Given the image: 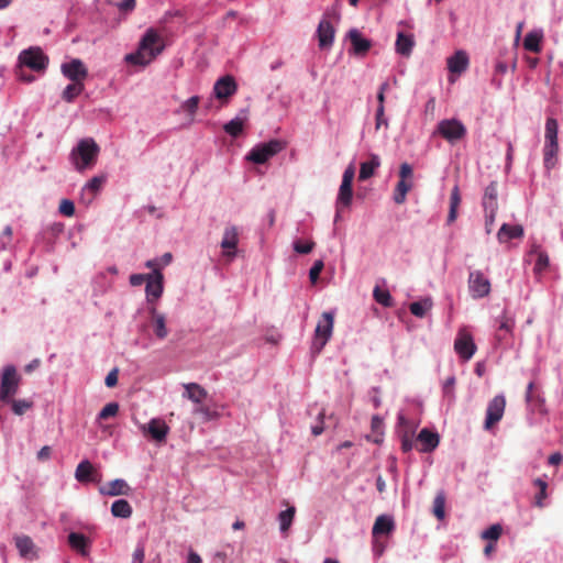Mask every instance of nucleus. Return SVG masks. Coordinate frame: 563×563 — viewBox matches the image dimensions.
I'll return each mask as SVG.
<instances>
[{
    "label": "nucleus",
    "mask_w": 563,
    "mask_h": 563,
    "mask_svg": "<svg viewBox=\"0 0 563 563\" xmlns=\"http://www.w3.org/2000/svg\"><path fill=\"white\" fill-rule=\"evenodd\" d=\"M454 350L463 361H468L476 352L472 334L466 329H460L454 341Z\"/></svg>",
    "instance_id": "10"
},
{
    "label": "nucleus",
    "mask_w": 563,
    "mask_h": 563,
    "mask_svg": "<svg viewBox=\"0 0 563 563\" xmlns=\"http://www.w3.org/2000/svg\"><path fill=\"white\" fill-rule=\"evenodd\" d=\"M99 146L92 139H82L71 151L70 158L78 172L92 167L99 154Z\"/></svg>",
    "instance_id": "3"
},
{
    "label": "nucleus",
    "mask_w": 563,
    "mask_h": 563,
    "mask_svg": "<svg viewBox=\"0 0 563 563\" xmlns=\"http://www.w3.org/2000/svg\"><path fill=\"white\" fill-rule=\"evenodd\" d=\"M401 438V450L407 453L413 448V431L410 429H404L400 433Z\"/></svg>",
    "instance_id": "48"
},
{
    "label": "nucleus",
    "mask_w": 563,
    "mask_h": 563,
    "mask_svg": "<svg viewBox=\"0 0 563 563\" xmlns=\"http://www.w3.org/2000/svg\"><path fill=\"white\" fill-rule=\"evenodd\" d=\"M21 377L13 365L3 368L0 382V400L2 402L11 401L19 389Z\"/></svg>",
    "instance_id": "7"
},
{
    "label": "nucleus",
    "mask_w": 563,
    "mask_h": 563,
    "mask_svg": "<svg viewBox=\"0 0 563 563\" xmlns=\"http://www.w3.org/2000/svg\"><path fill=\"white\" fill-rule=\"evenodd\" d=\"M536 256V264L533 271L536 274H541L549 266V256L547 253L541 251L539 246H533L531 252L528 254L529 261Z\"/></svg>",
    "instance_id": "32"
},
{
    "label": "nucleus",
    "mask_w": 563,
    "mask_h": 563,
    "mask_svg": "<svg viewBox=\"0 0 563 563\" xmlns=\"http://www.w3.org/2000/svg\"><path fill=\"white\" fill-rule=\"evenodd\" d=\"M184 397L190 399L195 404H201L208 396L207 390L197 383L184 384Z\"/></svg>",
    "instance_id": "26"
},
{
    "label": "nucleus",
    "mask_w": 563,
    "mask_h": 563,
    "mask_svg": "<svg viewBox=\"0 0 563 563\" xmlns=\"http://www.w3.org/2000/svg\"><path fill=\"white\" fill-rule=\"evenodd\" d=\"M198 104H199V97L194 96V97H190L188 100H186L181 104V109L184 111H186L188 114L194 115L198 109Z\"/></svg>",
    "instance_id": "52"
},
{
    "label": "nucleus",
    "mask_w": 563,
    "mask_h": 563,
    "mask_svg": "<svg viewBox=\"0 0 563 563\" xmlns=\"http://www.w3.org/2000/svg\"><path fill=\"white\" fill-rule=\"evenodd\" d=\"M132 507L125 499H118L111 506V514L118 518H130L132 516Z\"/></svg>",
    "instance_id": "36"
},
{
    "label": "nucleus",
    "mask_w": 563,
    "mask_h": 563,
    "mask_svg": "<svg viewBox=\"0 0 563 563\" xmlns=\"http://www.w3.org/2000/svg\"><path fill=\"white\" fill-rule=\"evenodd\" d=\"M236 82L232 76H224L218 79L213 86V92L217 99H228L235 93Z\"/></svg>",
    "instance_id": "17"
},
{
    "label": "nucleus",
    "mask_w": 563,
    "mask_h": 563,
    "mask_svg": "<svg viewBox=\"0 0 563 563\" xmlns=\"http://www.w3.org/2000/svg\"><path fill=\"white\" fill-rule=\"evenodd\" d=\"M376 129L378 130L382 125L388 126V121L385 118V107L382 104H378L377 111H376Z\"/></svg>",
    "instance_id": "58"
},
{
    "label": "nucleus",
    "mask_w": 563,
    "mask_h": 563,
    "mask_svg": "<svg viewBox=\"0 0 563 563\" xmlns=\"http://www.w3.org/2000/svg\"><path fill=\"white\" fill-rule=\"evenodd\" d=\"M514 328V320L508 318L507 316H503L499 320L498 330L505 331L506 333H510Z\"/></svg>",
    "instance_id": "59"
},
{
    "label": "nucleus",
    "mask_w": 563,
    "mask_h": 563,
    "mask_svg": "<svg viewBox=\"0 0 563 563\" xmlns=\"http://www.w3.org/2000/svg\"><path fill=\"white\" fill-rule=\"evenodd\" d=\"M163 274L161 271H156L155 275H151V277L146 280V297L150 302L157 300L163 294Z\"/></svg>",
    "instance_id": "19"
},
{
    "label": "nucleus",
    "mask_w": 563,
    "mask_h": 563,
    "mask_svg": "<svg viewBox=\"0 0 563 563\" xmlns=\"http://www.w3.org/2000/svg\"><path fill=\"white\" fill-rule=\"evenodd\" d=\"M433 515L442 520L445 517V494L443 492H439L433 500Z\"/></svg>",
    "instance_id": "43"
},
{
    "label": "nucleus",
    "mask_w": 563,
    "mask_h": 563,
    "mask_svg": "<svg viewBox=\"0 0 563 563\" xmlns=\"http://www.w3.org/2000/svg\"><path fill=\"white\" fill-rule=\"evenodd\" d=\"M119 369L115 367L111 369L104 380L107 387L112 388L118 384Z\"/></svg>",
    "instance_id": "60"
},
{
    "label": "nucleus",
    "mask_w": 563,
    "mask_h": 563,
    "mask_svg": "<svg viewBox=\"0 0 563 563\" xmlns=\"http://www.w3.org/2000/svg\"><path fill=\"white\" fill-rule=\"evenodd\" d=\"M468 57L465 52L459 51L448 59V67L451 73L461 74L467 68Z\"/></svg>",
    "instance_id": "28"
},
{
    "label": "nucleus",
    "mask_w": 563,
    "mask_h": 563,
    "mask_svg": "<svg viewBox=\"0 0 563 563\" xmlns=\"http://www.w3.org/2000/svg\"><path fill=\"white\" fill-rule=\"evenodd\" d=\"M8 404H11L12 411L16 416L24 415L29 409L33 407V402L26 399H11V401H9Z\"/></svg>",
    "instance_id": "46"
},
{
    "label": "nucleus",
    "mask_w": 563,
    "mask_h": 563,
    "mask_svg": "<svg viewBox=\"0 0 563 563\" xmlns=\"http://www.w3.org/2000/svg\"><path fill=\"white\" fill-rule=\"evenodd\" d=\"M411 180L399 179L394 191V201L397 205H402L406 201V196L411 190Z\"/></svg>",
    "instance_id": "37"
},
{
    "label": "nucleus",
    "mask_w": 563,
    "mask_h": 563,
    "mask_svg": "<svg viewBox=\"0 0 563 563\" xmlns=\"http://www.w3.org/2000/svg\"><path fill=\"white\" fill-rule=\"evenodd\" d=\"M84 82L73 81L63 91V99L67 102H73L84 91Z\"/></svg>",
    "instance_id": "40"
},
{
    "label": "nucleus",
    "mask_w": 563,
    "mask_h": 563,
    "mask_svg": "<svg viewBox=\"0 0 563 563\" xmlns=\"http://www.w3.org/2000/svg\"><path fill=\"white\" fill-rule=\"evenodd\" d=\"M106 181L104 176H95L92 177L82 188L81 197L82 199L88 200V202L92 201L95 196L98 194V191L101 189Z\"/></svg>",
    "instance_id": "27"
},
{
    "label": "nucleus",
    "mask_w": 563,
    "mask_h": 563,
    "mask_svg": "<svg viewBox=\"0 0 563 563\" xmlns=\"http://www.w3.org/2000/svg\"><path fill=\"white\" fill-rule=\"evenodd\" d=\"M163 49L161 37L154 29H148L143 35L139 49L135 53L128 54L125 60L132 65H148Z\"/></svg>",
    "instance_id": "1"
},
{
    "label": "nucleus",
    "mask_w": 563,
    "mask_h": 563,
    "mask_svg": "<svg viewBox=\"0 0 563 563\" xmlns=\"http://www.w3.org/2000/svg\"><path fill=\"white\" fill-rule=\"evenodd\" d=\"M323 418H324V411L322 410L318 415L319 422L311 427V432L316 437L320 435L324 430Z\"/></svg>",
    "instance_id": "62"
},
{
    "label": "nucleus",
    "mask_w": 563,
    "mask_h": 563,
    "mask_svg": "<svg viewBox=\"0 0 563 563\" xmlns=\"http://www.w3.org/2000/svg\"><path fill=\"white\" fill-rule=\"evenodd\" d=\"M374 299L384 307L393 306V298L387 289L376 286L373 290Z\"/></svg>",
    "instance_id": "44"
},
{
    "label": "nucleus",
    "mask_w": 563,
    "mask_h": 563,
    "mask_svg": "<svg viewBox=\"0 0 563 563\" xmlns=\"http://www.w3.org/2000/svg\"><path fill=\"white\" fill-rule=\"evenodd\" d=\"M497 197H498L497 183L496 181H492L485 188V192H484V196H483V202H482L483 203V208L484 209H492L493 211L494 210H498Z\"/></svg>",
    "instance_id": "30"
},
{
    "label": "nucleus",
    "mask_w": 563,
    "mask_h": 563,
    "mask_svg": "<svg viewBox=\"0 0 563 563\" xmlns=\"http://www.w3.org/2000/svg\"><path fill=\"white\" fill-rule=\"evenodd\" d=\"M151 314H152V323H153L155 335L159 340L165 339L168 335L165 316L162 313H158L155 308L151 309Z\"/></svg>",
    "instance_id": "31"
},
{
    "label": "nucleus",
    "mask_w": 563,
    "mask_h": 563,
    "mask_svg": "<svg viewBox=\"0 0 563 563\" xmlns=\"http://www.w3.org/2000/svg\"><path fill=\"white\" fill-rule=\"evenodd\" d=\"M431 308L432 300L430 298H424L420 301L411 302L409 306L410 312L418 318H423Z\"/></svg>",
    "instance_id": "38"
},
{
    "label": "nucleus",
    "mask_w": 563,
    "mask_h": 563,
    "mask_svg": "<svg viewBox=\"0 0 563 563\" xmlns=\"http://www.w3.org/2000/svg\"><path fill=\"white\" fill-rule=\"evenodd\" d=\"M417 442L420 444L419 451L431 452L439 445L440 438L438 433L424 428L419 432Z\"/></svg>",
    "instance_id": "20"
},
{
    "label": "nucleus",
    "mask_w": 563,
    "mask_h": 563,
    "mask_svg": "<svg viewBox=\"0 0 563 563\" xmlns=\"http://www.w3.org/2000/svg\"><path fill=\"white\" fill-rule=\"evenodd\" d=\"M503 533V527L499 523L490 526L488 529L482 532V538L489 542H496Z\"/></svg>",
    "instance_id": "47"
},
{
    "label": "nucleus",
    "mask_w": 563,
    "mask_h": 563,
    "mask_svg": "<svg viewBox=\"0 0 563 563\" xmlns=\"http://www.w3.org/2000/svg\"><path fill=\"white\" fill-rule=\"evenodd\" d=\"M314 247V242L308 241V242H301L296 241L294 243V250L299 254H309Z\"/></svg>",
    "instance_id": "55"
},
{
    "label": "nucleus",
    "mask_w": 563,
    "mask_h": 563,
    "mask_svg": "<svg viewBox=\"0 0 563 563\" xmlns=\"http://www.w3.org/2000/svg\"><path fill=\"white\" fill-rule=\"evenodd\" d=\"M151 275L147 274H133L130 276V284L132 286H141L143 283H146L147 278Z\"/></svg>",
    "instance_id": "63"
},
{
    "label": "nucleus",
    "mask_w": 563,
    "mask_h": 563,
    "mask_svg": "<svg viewBox=\"0 0 563 563\" xmlns=\"http://www.w3.org/2000/svg\"><path fill=\"white\" fill-rule=\"evenodd\" d=\"M48 65V57L43 53L40 47H30L24 49L19 55V70L18 76L21 80L31 82L34 77L25 76L23 74V67H27L33 71H44Z\"/></svg>",
    "instance_id": "2"
},
{
    "label": "nucleus",
    "mask_w": 563,
    "mask_h": 563,
    "mask_svg": "<svg viewBox=\"0 0 563 563\" xmlns=\"http://www.w3.org/2000/svg\"><path fill=\"white\" fill-rule=\"evenodd\" d=\"M468 289L473 298H484L490 292V282L481 271L471 272L468 276Z\"/></svg>",
    "instance_id": "11"
},
{
    "label": "nucleus",
    "mask_w": 563,
    "mask_h": 563,
    "mask_svg": "<svg viewBox=\"0 0 563 563\" xmlns=\"http://www.w3.org/2000/svg\"><path fill=\"white\" fill-rule=\"evenodd\" d=\"M323 267H324V264L321 260H318L313 263V265L309 272V278L312 284H314L318 280L319 275L322 272Z\"/></svg>",
    "instance_id": "56"
},
{
    "label": "nucleus",
    "mask_w": 563,
    "mask_h": 563,
    "mask_svg": "<svg viewBox=\"0 0 563 563\" xmlns=\"http://www.w3.org/2000/svg\"><path fill=\"white\" fill-rule=\"evenodd\" d=\"M395 529V522L391 517L386 515H380L376 518L373 526V538L376 539L382 534H389Z\"/></svg>",
    "instance_id": "23"
},
{
    "label": "nucleus",
    "mask_w": 563,
    "mask_h": 563,
    "mask_svg": "<svg viewBox=\"0 0 563 563\" xmlns=\"http://www.w3.org/2000/svg\"><path fill=\"white\" fill-rule=\"evenodd\" d=\"M347 37L351 41L350 53L356 56H365L372 47V42L362 36L361 32L356 29H352L347 33Z\"/></svg>",
    "instance_id": "14"
},
{
    "label": "nucleus",
    "mask_w": 563,
    "mask_h": 563,
    "mask_svg": "<svg viewBox=\"0 0 563 563\" xmlns=\"http://www.w3.org/2000/svg\"><path fill=\"white\" fill-rule=\"evenodd\" d=\"M506 398L503 395L495 396L487 406L484 428L490 430L498 423L505 413Z\"/></svg>",
    "instance_id": "9"
},
{
    "label": "nucleus",
    "mask_w": 563,
    "mask_h": 563,
    "mask_svg": "<svg viewBox=\"0 0 563 563\" xmlns=\"http://www.w3.org/2000/svg\"><path fill=\"white\" fill-rule=\"evenodd\" d=\"M14 542H15V547L22 558L32 560L37 556L36 547L30 537L15 536Z\"/></svg>",
    "instance_id": "21"
},
{
    "label": "nucleus",
    "mask_w": 563,
    "mask_h": 563,
    "mask_svg": "<svg viewBox=\"0 0 563 563\" xmlns=\"http://www.w3.org/2000/svg\"><path fill=\"white\" fill-rule=\"evenodd\" d=\"M522 236L523 228L519 224L509 225L507 223H504L497 233V239L500 243H506L509 240L520 239Z\"/></svg>",
    "instance_id": "25"
},
{
    "label": "nucleus",
    "mask_w": 563,
    "mask_h": 563,
    "mask_svg": "<svg viewBox=\"0 0 563 563\" xmlns=\"http://www.w3.org/2000/svg\"><path fill=\"white\" fill-rule=\"evenodd\" d=\"M243 125H244L243 120L240 118H235V119L229 121L228 123H225L223 129L229 135H231L233 137H238L243 131Z\"/></svg>",
    "instance_id": "45"
},
{
    "label": "nucleus",
    "mask_w": 563,
    "mask_h": 563,
    "mask_svg": "<svg viewBox=\"0 0 563 563\" xmlns=\"http://www.w3.org/2000/svg\"><path fill=\"white\" fill-rule=\"evenodd\" d=\"M68 544L74 551L78 552L82 556L88 555L90 542L85 534L70 532L68 534Z\"/></svg>",
    "instance_id": "24"
},
{
    "label": "nucleus",
    "mask_w": 563,
    "mask_h": 563,
    "mask_svg": "<svg viewBox=\"0 0 563 563\" xmlns=\"http://www.w3.org/2000/svg\"><path fill=\"white\" fill-rule=\"evenodd\" d=\"M400 179L411 180L412 167L408 163H402L399 168Z\"/></svg>",
    "instance_id": "61"
},
{
    "label": "nucleus",
    "mask_w": 563,
    "mask_h": 563,
    "mask_svg": "<svg viewBox=\"0 0 563 563\" xmlns=\"http://www.w3.org/2000/svg\"><path fill=\"white\" fill-rule=\"evenodd\" d=\"M110 4L117 7L121 12H131L135 8V0H107Z\"/></svg>",
    "instance_id": "51"
},
{
    "label": "nucleus",
    "mask_w": 563,
    "mask_h": 563,
    "mask_svg": "<svg viewBox=\"0 0 563 563\" xmlns=\"http://www.w3.org/2000/svg\"><path fill=\"white\" fill-rule=\"evenodd\" d=\"M195 415H200L203 419V421H210L213 419H217L219 417V413L214 410H211L207 406H199L194 410Z\"/></svg>",
    "instance_id": "50"
},
{
    "label": "nucleus",
    "mask_w": 563,
    "mask_h": 563,
    "mask_svg": "<svg viewBox=\"0 0 563 563\" xmlns=\"http://www.w3.org/2000/svg\"><path fill=\"white\" fill-rule=\"evenodd\" d=\"M353 198L352 184L341 183L336 198V218L341 207H350Z\"/></svg>",
    "instance_id": "29"
},
{
    "label": "nucleus",
    "mask_w": 563,
    "mask_h": 563,
    "mask_svg": "<svg viewBox=\"0 0 563 563\" xmlns=\"http://www.w3.org/2000/svg\"><path fill=\"white\" fill-rule=\"evenodd\" d=\"M118 412H119L118 402H109L101 409V411L98 415V419L106 420V419L117 416Z\"/></svg>",
    "instance_id": "49"
},
{
    "label": "nucleus",
    "mask_w": 563,
    "mask_h": 563,
    "mask_svg": "<svg viewBox=\"0 0 563 563\" xmlns=\"http://www.w3.org/2000/svg\"><path fill=\"white\" fill-rule=\"evenodd\" d=\"M287 143L282 140H271L255 145L247 154L246 159L254 164H264L273 156L284 151Z\"/></svg>",
    "instance_id": "5"
},
{
    "label": "nucleus",
    "mask_w": 563,
    "mask_h": 563,
    "mask_svg": "<svg viewBox=\"0 0 563 563\" xmlns=\"http://www.w3.org/2000/svg\"><path fill=\"white\" fill-rule=\"evenodd\" d=\"M461 205V194L459 186H454L450 196V210L448 214V223H453L457 218V209Z\"/></svg>",
    "instance_id": "35"
},
{
    "label": "nucleus",
    "mask_w": 563,
    "mask_h": 563,
    "mask_svg": "<svg viewBox=\"0 0 563 563\" xmlns=\"http://www.w3.org/2000/svg\"><path fill=\"white\" fill-rule=\"evenodd\" d=\"M239 243L238 228L232 225L225 228L221 241V247L223 249V255L233 258L235 256L236 247Z\"/></svg>",
    "instance_id": "16"
},
{
    "label": "nucleus",
    "mask_w": 563,
    "mask_h": 563,
    "mask_svg": "<svg viewBox=\"0 0 563 563\" xmlns=\"http://www.w3.org/2000/svg\"><path fill=\"white\" fill-rule=\"evenodd\" d=\"M355 176V168L353 165L347 166L342 176V183L353 184Z\"/></svg>",
    "instance_id": "64"
},
{
    "label": "nucleus",
    "mask_w": 563,
    "mask_h": 563,
    "mask_svg": "<svg viewBox=\"0 0 563 563\" xmlns=\"http://www.w3.org/2000/svg\"><path fill=\"white\" fill-rule=\"evenodd\" d=\"M296 514V508L294 506L288 507L286 510L282 511L278 516L279 525H280V531L286 532L294 520Z\"/></svg>",
    "instance_id": "41"
},
{
    "label": "nucleus",
    "mask_w": 563,
    "mask_h": 563,
    "mask_svg": "<svg viewBox=\"0 0 563 563\" xmlns=\"http://www.w3.org/2000/svg\"><path fill=\"white\" fill-rule=\"evenodd\" d=\"M335 30L332 25V23L327 19L323 18L318 25L317 29V37L319 42V47L321 49L330 48L333 44Z\"/></svg>",
    "instance_id": "15"
},
{
    "label": "nucleus",
    "mask_w": 563,
    "mask_h": 563,
    "mask_svg": "<svg viewBox=\"0 0 563 563\" xmlns=\"http://www.w3.org/2000/svg\"><path fill=\"white\" fill-rule=\"evenodd\" d=\"M333 324L334 314L332 312H323L314 330V339L311 346L314 353H319L330 340Z\"/></svg>",
    "instance_id": "6"
},
{
    "label": "nucleus",
    "mask_w": 563,
    "mask_h": 563,
    "mask_svg": "<svg viewBox=\"0 0 563 563\" xmlns=\"http://www.w3.org/2000/svg\"><path fill=\"white\" fill-rule=\"evenodd\" d=\"M380 165L379 157L377 155H372L371 159L367 162H363L360 168V180H366L374 175L375 169Z\"/></svg>",
    "instance_id": "34"
},
{
    "label": "nucleus",
    "mask_w": 563,
    "mask_h": 563,
    "mask_svg": "<svg viewBox=\"0 0 563 563\" xmlns=\"http://www.w3.org/2000/svg\"><path fill=\"white\" fill-rule=\"evenodd\" d=\"M130 490L131 488L128 483L121 478L111 481L108 485L99 488L100 494L107 496L129 495Z\"/></svg>",
    "instance_id": "22"
},
{
    "label": "nucleus",
    "mask_w": 563,
    "mask_h": 563,
    "mask_svg": "<svg viewBox=\"0 0 563 563\" xmlns=\"http://www.w3.org/2000/svg\"><path fill=\"white\" fill-rule=\"evenodd\" d=\"M454 386H455V377L450 376L445 379L443 384V395L449 398V400L454 399Z\"/></svg>",
    "instance_id": "53"
},
{
    "label": "nucleus",
    "mask_w": 563,
    "mask_h": 563,
    "mask_svg": "<svg viewBox=\"0 0 563 563\" xmlns=\"http://www.w3.org/2000/svg\"><path fill=\"white\" fill-rule=\"evenodd\" d=\"M75 478L79 483H100L102 475L95 468L90 461H81L75 471Z\"/></svg>",
    "instance_id": "12"
},
{
    "label": "nucleus",
    "mask_w": 563,
    "mask_h": 563,
    "mask_svg": "<svg viewBox=\"0 0 563 563\" xmlns=\"http://www.w3.org/2000/svg\"><path fill=\"white\" fill-rule=\"evenodd\" d=\"M62 73L71 81L84 82L88 76V70L80 59H73L69 63H64L62 65Z\"/></svg>",
    "instance_id": "13"
},
{
    "label": "nucleus",
    "mask_w": 563,
    "mask_h": 563,
    "mask_svg": "<svg viewBox=\"0 0 563 563\" xmlns=\"http://www.w3.org/2000/svg\"><path fill=\"white\" fill-rule=\"evenodd\" d=\"M559 123L555 119L549 118L545 123L543 159L544 166L550 169L558 162L559 143H558Z\"/></svg>",
    "instance_id": "4"
},
{
    "label": "nucleus",
    "mask_w": 563,
    "mask_h": 563,
    "mask_svg": "<svg viewBox=\"0 0 563 563\" xmlns=\"http://www.w3.org/2000/svg\"><path fill=\"white\" fill-rule=\"evenodd\" d=\"M541 40L542 35L540 33L529 32L523 40V47L529 52L539 53Z\"/></svg>",
    "instance_id": "39"
},
{
    "label": "nucleus",
    "mask_w": 563,
    "mask_h": 563,
    "mask_svg": "<svg viewBox=\"0 0 563 563\" xmlns=\"http://www.w3.org/2000/svg\"><path fill=\"white\" fill-rule=\"evenodd\" d=\"M537 493L534 495V505L542 508L544 506L543 499L547 497L548 484L541 478H537L533 482Z\"/></svg>",
    "instance_id": "42"
},
{
    "label": "nucleus",
    "mask_w": 563,
    "mask_h": 563,
    "mask_svg": "<svg viewBox=\"0 0 563 563\" xmlns=\"http://www.w3.org/2000/svg\"><path fill=\"white\" fill-rule=\"evenodd\" d=\"M438 132L448 142L454 143L466 135V128L456 119H445L439 122Z\"/></svg>",
    "instance_id": "8"
},
{
    "label": "nucleus",
    "mask_w": 563,
    "mask_h": 563,
    "mask_svg": "<svg viewBox=\"0 0 563 563\" xmlns=\"http://www.w3.org/2000/svg\"><path fill=\"white\" fill-rule=\"evenodd\" d=\"M415 41L412 35L399 32L396 40V52L402 56H409L412 52Z\"/></svg>",
    "instance_id": "33"
},
{
    "label": "nucleus",
    "mask_w": 563,
    "mask_h": 563,
    "mask_svg": "<svg viewBox=\"0 0 563 563\" xmlns=\"http://www.w3.org/2000/svg\"><path fill=\"white\" fill-rule=\"evenodd\" d=\"M58 210L66 217H73L75 214V205L71 200L63 199L59 203Z\"/></svg>",
    "instance_id": "54"
},
{
    "label": "nucleus",
    "mask_w": 563,
    "mask_h": 563,
    "mask_svg": "<svg viewBox=\"0 0 563 563\" xmlns=\"http://www.w3.org/2000/svg\"><path fill=\"white\" fill-rule=\"evenodd\" d=\"M143 433H148L156 442H164L169 432V427L162 419H152L146 426L142 427Z\"/></svg>",
    "instance_id": "18"
},
{
    "label": "nucleus",
    "mask_w": 563,
    "mask_h": 563,
    "mask_svg": "<svg viewBox=\"0 0 563 563\" xmlns=\"http://www.w3.org/2000/svg\"><path fill=\"white\" fill-rule=\"evenodd\" d=\"M484 211H485V228H486V232L490 233L492 232V228H493L494 222H495L497 210L493 211L492 209H484Z\"/></svg>",
    "instance_id": "57"
}]
</instances>
